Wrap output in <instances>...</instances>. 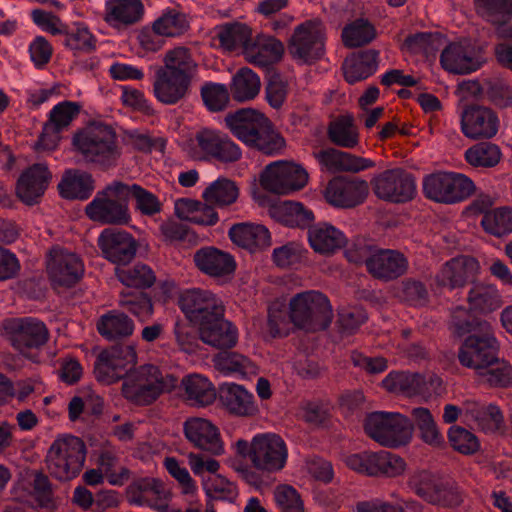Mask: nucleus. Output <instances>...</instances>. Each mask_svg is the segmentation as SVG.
<instances>
[{"label": "nucleus", "mask_w": 512, "mask_h": 512, "mask_svg": "<svg viewBox=\"0 0 512 512\" xmlns=\"http://www.w3.org/2000/svg\"><path fill=\"white\" fill-rule=\"evenodd\" d=\"M0 336L26 357L32 348V318H6L0 327Z\"/></svg>", "instance_id": "473e14b6"}, {"label": "nucleus", "mask_w": 512, "mask_h": 512, "mask_svg": "<svg viewBox=\"0 0 512 512\" xmlns=\"http://www.w3.org/2000/svg\"><path fill=\"white\" fill-rule=\"evenodd\" d=\"M289 318L299 329L322 330L332 321V307L328 298L318 291L298 293L290 299Z\"/></svg>", "instance_id": "423d86ee"}, {"label": "nucleus", "mask_w": 512, "mask_h": 512, "mask_svg": "<svg viewBox=\"0 0 512 512\" xmlns=\"http://www.w3.org/2000/svg\"><path fill=\"white\" fill-rule=\"evenodd\" d=\"M184 398L192 405L205 406L216 398V391L210 380L201 374H189L181 381Z\"/></svg>", "instance_id": "58836bf2"}, {"label": "nucleus", "mask_w": 512, "mask_h": 512, "mask_svg": "<svg viewBox=\"0 0 512 512\" xmlns=\"http://www.w3.org/2000/svg\"><path fill=\"white\" fill-rule=\"evenodd\" d=\"M479 8L488 21L499 24L497 34L504 39H512V26L505 25L512 15V0H480Z\"/></svg>", "instance_id": "c03bdc74"}, {"label": "nucleus", "mask_w": 512, "mask_h": 512, "mask_svg": "<svg viewBox=\"0 0 512 512\" xmlns=\"http://www.w3.org/2000/svg\"><path fill=\"white\" fill-rule=\"evenodd\" d=\"M485 62L479 49L469 41L462 40L446 44L440 63L443 69L454 74H468L478 70Z\"/></svg>", "instance_id": "a211bd4d"}, {"label": "nucleus", "mask_w": 512, "mask_h": 512, "mask_svg": "<svg viewBox=\"0 0 512 512\" xmlns=\"http://www.w3.org/2000/svg\"><path fill=\"white\" fill-rule=\"evenodd\" d=\"M126 184L115 181L98 192L86 206L87 216L101 224H127L130 214L127 205Z\"/></svg>", "instance_id": "6e6552de"}, {"label": "nucleus", "mask_w": 512, "mask_h": 512, "mask_svg": "<svg viewBox=\"0 0 512 512\" xmlns=\"http://www.w3.org/2000/svg\"><path fill=\"white\" fill-rule=\"evenodd\" d=\"M408 263L403 254L394 250H373L367 259V269L380 279L390 280L401 276Z\"/></svg>", "instance_id": "c756f323"}, {"label": "nucleus", "mask_w": 512, "mask_h": 512, "mask_svg": "<svg viewBox=\"0 0 512 512\" xmlns=\"http://www.w3.org/2000/svg\"><path fill=\"white\" fill-rule=\"evenodd\" d=\"M322 168L331 171L360 172L374 166L370 159L352 155L337 149H326L315 153Z\"/></svg>", "instance_id": "2f4dec72"}, {"label": "nucleus", "mask_w": 512, "mask_h": 512, "mask_svg": "<svg viewBox=\"0 0 512 512\" xmlns=\"http://www.w3.org/2000/svg\"><path fill=\"white\" fill-rule=\"evenodd\" d=\"M325 28L318 20L297 25L287 46L290 56L300 64H311L324 55Z\"/></svg>", "instance_id": "9d476101"}, {"label": "nucleus", "mask_w": 512, "mask_h": 512, "mask_svg": "<svg viewBox=\"0 0 512 512\" xmlns=\"http://www.w3.org/2000/svg\"><path fill=\"white\" fill-rule=\"evenodd\" d=\"M406 469V461L401 456L381 450L376 452L371 476L395 478L403 475Z\"/></svg>", "instance_id": "603ef678"}, {"label": "nucleus", "mask_w": 512, "mask_h": 512, "mask_svg": "<svg viewBox=\"0 0 512 512\" xmlns=\"http://www.w3.org/2000/svg\"><path fill=\"white\" fill-rule=\"evenodd\" d=\"M177 379L171 374L162 373L154 365H143L126 374L122 385L123 396L136 404L148 405L161 394L172 391Z\"/></svg>", "instance_id": "7ed1b4c3"}, {"label": "nucleus", "mask_w": 512, "mask_h": 512, "mask_svg": "<svg viewBox=\"0 0 512 512\" xmlns=\"http://www.w3.org/2000/svg\"><path fill=\"white\" fill-rule=\"evenodd\" d=\"M76 150L89 162L102 166L114 165L120 151L114 131L104 124H91L74 135Z\"/></svg>", "instance_id": "39448f33"}, {"label": "nucleus", "mask_w": 512, "mask_h": 512, "mask_svg": "<svg viewBox=\"0 0 512 512\" xmlns=\"http://www.w3.org/2000/svg\"><path fill=\"white\" fill-rule=\"evenodd\" d=\"M220 400L231 413L239 416H252L258 412L253 394L241 385L229 382L222 384Z\"/></svg>", "instance_id": "f704fd0d"}, {"label": "nucleus", "mask_w": 512, "mask_h": 512, "mask_svg": "<svg viewBox=\"0 0 512 512\" xmlns=\"http://www.w3.org/2000/svg\"><path fill=\"white\" fill-rule=\"evenodd\" d=\"M193 82L194 80L155 69L153 94L159 102L174 105L190 94Z\"/></svg>", "instance_id": "a878e982"}, {"label": "nucleus", "mask_w": 512, "mask_h": 512, "mask_svg": "<svg viewBox=\"0 0 512 512\" xmlns=\"http://www.w3.org/2000/svg\"><path fill=\"white\" fill-rule=\"evenodd\" d=\"M215 367L225 375L248 377L256 374V366L246 357L236 353H219L214 358Z\"/></svg>", "instance_id": "09e8293b"}, {"label": "nucleus", "mask_w": 512, "mask_h": 512, "mask_svg": "<svg viewBox=\"0 0 512 512\" xmlns=\"http://www.w3.org/2000/svg\"><path fill=\"white\" fill-rule=\"evenodd\" d=\"M409 486L425 501L445 506L459 503L456 491L445 485L428 471H415L409 479Z\"/></svg>", "instance_id": "aec40b11"}, {"label": "nucleus", "mask_w": 512, "mask_h": 512, "mask_svg": "<svg viewBox=\"0 0 512 512\" xmlns=\"http://www.w3.org/2000/svg\"><path fill=\"white\" fill-rule=\"evenodd\" d=\"M465 160L473 167H494L501 159L500 148L492 143H479L465 151Z\"/></svg>", "instance_id": "864d4df0"}, {"label": "nucleus", "mask_w": 512, "mask_h": 512, "mask_svg": "<svg viewBox=\"0 0 512 512\" xmlns=\"http://www.w3.org/2000/svg\"><path fill=\"white\" fill-rule=\"evenodd\" d=\"M98 332L108 340L130 336L134 331L133 321L124 313L112 311L98 320Z\"/></svg>", "instance_id": "de8ad7c7"}, {"label": "nucleus", "mask_w": 512, "mask_h": 512, "mask_svg": "<svg viewBox=\"0 0 512 512\" xmlns=\"http://www.w3.org/2000/svg\"><path fill=\"white\" fill-rule=\"evenodd\" d=\"M196 327L201 341L214 348H232L238 341V330L224 318V312L202 321Z\"/></svg>", "instance_id": "393cba45"}, {"label": "nucleus", "mask_w": 512, "mask_h": 512, "mask_svg": "<svg viewBox=\"0 0 512 512\" xmlns=\"http://www.w3.org/2000/svg\"><path fill=\"white\" fill-rule=\"evenodd\" d=\"M269 214L288 226H306L314 220L313 212L299 202L278 201L269 205Z\"/></svg>", "instance_id": "e433bc0d"}, {"label": "nucleus", "mask_w": 512, "mask_h": 512, "mask_svg": "<svg viewBox=\"0 0 512 512\" xmlns=\"http://www.w3.org/2000/svg\"><path fill=\"white\" fill-rule=\"evenodd\" d=\"M223 134L224 133L218 130L209 128H203L199 130L195 134L194 139L192 140V156L196 159H205L208 157H213L217 145H219Z\"/></svg>", "instance_id": "052dcab7"}, {"label": "nucleus", "mask_w": 512, "mask_h": 512, "mask_svg": "<svg viewBox=\"0 0 512 512\" xmlns=\"http://www.w3.org/2000/svg\"><path fill=\"white\" fill-rule=\"evenodd\" d=\"M482 227L494 236H503L512 231V208L501 207L488 211L481 220Z\"/></svg>", "instance_id": "4d7b16f0"}, {"label": "nucleus", "mask_w": 512, "mask_h": 512, "mask_svg": "<svg viewBox=\"0 0 512 512\" xmlns=\"http://www.w3.org/2000/svg\"><path fill=\"white\" fill-rule=\"evenodd\" d=\"M163 465L169 475L177 481L183 495L193 497L197 494V484L182 462L175 457H166Z\"/></svg>", "instance_id": "680f3d73"}, {"label": "nucleus", "mask_w": 512, "mask_h": 512, "mask_svg": "<svg viewBox=\"0 0 512 512\" xmlns=\"http://www.w3.org/2000/svg\"><path fill=\"white\" fill-rule=\"evenodd\" d=\"M46 269L54 286L70 287L82 277L84 264L77 254L55 247L47 256Z\"/></svg>", "instance_id": "2eb2a0df"}, {"label": "nucleus", "mask_w": 512, "mask_h": 512, "mask_svg": "<svg viewBox=\"0 0 512 512\" xmlns=\"http://www.w3.org/2000/svg\"><path fill=\"white\" fill-rule=\"evenodd\" d=\"M155 69L195 80L198 64L190 50L184 46H176L167 50L162 57V65Z\"/></svg>", "instance_id": "c9c22d12"}, {"label": "nucleus", "mask_w": 512, "mask_h": 512, "mask_svg": "<svg viewBox=\"0 0 512 512\" xmlns=\"http://www.w3.org/2000/svg\"><path fill=\"white\" fill-rule=\"evenodd\" d=\"M383 387L396 394L413 396L425 391V378L416 373L390 372L382 381Z\"/></svg>", "instance_id": "37998d69"}, {"label": "nucleus", "mask_w": 512, "mask_h": 512, "mask_svg": "<svg viewBox=\"0 0 512 512\" xmlns=\"http://www.w3.org/2000/svg\"><path fill=\"white\" fill-rule=\"evenodd\" d=\"M375 36L374 26L365 19H357L349 23L342 31L344 45L351 48L368 44Z\"/></svg>", "instance_id": "5fc2aeb1"}, {"label": "nucleus", "mask_w": 512, "mask_h": 512, "mask_svg": "<svg viewBox=\"0 0 512 512\" xmlns=\"http://www.w3.org/2000/svg\"><path fill=\"white\" fill-rule=\"evenodd\" d=\"M119 303L141 322L148 321L154 312L151 299L143 293L136 295L122 293Z\"/></svg>", "instance_id": "69168bd1"}, {"label": "nucleus", "mask_w": 512, "mask_h": 512, "mask_svg": "<svg viewBox=\"0 0 512 512\" xmlns=\"http://www.w3.org/2000/svg\"><path fill=\"white\" fill-rule=\"evenodd\" d=\"M179 305L188 320L195 326L224 312L222 301L215 294L196 288L183 291L179 298Z\"/></svg>", "instance_id": "f3484780"}, {"label": "nucleus", "mask_w": 512, "mask_h": 512, "mask_svg": "<svg viewBox=\"0 0 512 512\" xmlns=\"http://www.w3.org/2000/svg\"><path fill=\"white\" fill-rule=\"evenodd\" d=\"M186 439L196 448L210 452L214 455L224 453L219 429L209 420L192 417L183 425Z\"/></svg>", "instance_id": "5701e85b"}, {"label": "nucleus", "mask_w": 512, "mask_h": 512, "mask_svg": "<svg viewBox=\"0 0 512 512\" xmlns=\"http://www.w3.org/2000/svg\"><path fill=\"white\" fill-rule=\"evenodd\" d=\"M462 308L455 311L453 326L459 335L468 334L458 351V359L462 366L474 370L475 374L484 365L493 360L497 351V340L491 325L487 321L462 320Z\"/></svg>", "instance_id": "f03ea898"}, {"label": "nucleus", "mask_w": 512, "mask_h": 512, "mask_svg": "<svg viewBox=\"0 0 512 512\" xmlns=\"http://www.w3.org/2000/svg\"><path fill=\"white\" fill-rule=\"evenodd\" d=\"M288 459V448L281 436L275 433H258L252 438L251 463L262 472L281 471Z\"/></svg>", "instance_id": "9b49d317"}, {"label": "nucleus", "mask_w": 512, "mask_h": 512, "mask_svg": "<svg viewBox=\"0 0 512 512\" xmlns=\"http://www.w3.org/2000/svg\"><path fill=\"white\" fill-rule=\"evenodd\" d=\"M329 137L333 143L345 148H353L359 142V134L351 115H344L330 124Z\"/></svg>", "instance_id": "3c124183"}, {"label": "nucleus", "mask_w": 512, "mask_h": 512, "mask_svg": "<svg viewBox=\"0 0 512 512\" xmlns=\"http://www.w3.org/2000/svg\"><path fill=\"white\" fill-rule=\"evenodd\" d=\"M203 487L207 496L215 500L232 502L237 497L235 484L221 475H211L203 481Z\"/></svg>", "instance_id": "e2e57ef3"}, {"label": "nucleus", "mask_w": 512, "mask_h": 512, "mask_svg": "<svg viewBox=\"0 0 512 512\" xmlns=\"http://www.w3.org/2000/svg\"><path fill=\"white\" fill-rule=\"evenodd\" d=\"M98 467L111 485L121 486L129 478V471L117 465L116 456L111 452H103L100 455Z\"/></svg>", "instance_id": "338daca9"}, {"label": "nucleus", "mask_w": 512, "mask_h": 512, "mask_svg": "<svg viewBox=\"0 0 512 512\" xmlns=\"http://www.w3.org/2000/svg\"><path fill=\"white\" fill-rule=\"evenodd\" d=\"M461 131L469 139H490L498 130L500 121L497 114L484 106H468L461 113Z\"/></svg>", "instance_id": "6ab92c4d"}, {"label": "nucleus", "mask_w": 512, "mask_h": 512, "mask_svg": "<svg viewBox=\"0 0 512 512\" xmlns=\"http://www.w3.org/2000/svg\"><path fill=\"white\" fill-rule=\"evenodd\" d=\"M116 276L125 286L135 288H148L156 280L152 269L145 264H136L128 269L117 268Z\"/></svg>", "instance_id": "bf43d9fd"}, {"label": "nucleus", "mask_w": 512, "mask_h": 512, "mask_svg": "<svg viewBox=\"0 0 512 512\" xmlns=\"http://www.w3.org/2000/svg\"><path fill=\"white\" fill-rule=\"evenodd\" d=\"M274 500L281 512H304L302 498L291 485H277L274 489Z\"/></svg>", "instance_id": "0e129e2a"}, {"label": "nucleus", "mask_w": 512, "mask_h": 512, "mask_svg": "<svg viewBox=\"0 0 512 512\" xmlns=\"http://www.w3.org/2000/svg\"><path fill=\"white\" fill-rule=\"evenodd\" d=\"M478 381L494 388H506L512 385V366L505 360L493 357L489 364L476 373Z\"/></svg>", "instance_id": "49530a36"}, {"label": "nucleus", "mask_w": 512, "mask_h": 512, "mask_svg": "<svg viewBox=\"0 0 512 512\" xmlns=\"http://www.w3.org/2000/svg\"><path fill=\"white\" fill-rule=\"evenodd\" d=\"M58 188L63 198L86 200L92 194L95 185L91 174L80 170H69L63 175Z\"/></svg>", "instance_id": "ea45409f"}, {"label": "nucleus", "mask_w": 512, "mask_h": 512, "mask_svg": "<svg viewBox=\"0 0 512 512\" xmlns=\"http://www.w3.org/2000/svg\"><path fill=\"white\" fill-rule=\"evenodd\" d=\"M226 129L243 144L266 154H276L285 145L284 139L273 129L270 120L252 108H242L225 115Z\"/></svg>", "instance_id": "f257e3e1"}, {"label": "nucleus", "mask_w": 512, "mask_h": 512, "mask_svg": "<svg viewBox=\"0 0 512 512\" xmlns=\"http://www.w3.org/2000/svg\"><path fill=\"white\" fill-rule=\"evenodd\" d=\"M284 54V44L273 36L258 34L245 46L244 57L254 65L268 66L278 62Z\"/></svg>", "instance_id": "c85d7f7f"}, {"label": "nucleus", "mask_w": 512, "mask_h": 512, "mask_svg": "<svg viewBox=\"0 0 512 512\" xmlns=\"http://www.w3.org/2000/svg\"><path fill=\"white\" fill-rule=\"evenodd\" d=\"M136 361L137 354L134 346L113 347L99 353L94 373L99 382L113 384L127 374L128 369L135 365Z\"/></svg>", "instance_id": "ddd939ff"}, {"label": "nucleus", "mask_w": 512, "mask_h": 512, "mask_svg": "<svg viewBox=\"0 0 512 512\" xmlns=\"http://www.w3.org/2000/svg\"><path fill=\"white\" fill-rule=\"evenodd\" d=\"M202 197L207 203L219 207L229 206L237 201L239 187L233 180L220 177L203 190Z\"/></svg>", "instance_id": "a18cd8bd"}, {"label": "nucleus", "mask_w": 512, "mask_h": 512, "mask_svg": "<svg viewBox=\"0 0 512 512\" xmlns=\"http://www.w3.org/2000/svg\"><path fill=\"white\" fill-rule=\"evenodd\" d=\"M463 419L471 422L485 433L505 430V418L500 407L494 403L466 400L463 403Z\"/></svg>", "instance_id": "b1692460"}, {"label": "nucleus", "mask_w": 512, "mask_h": 512, "mask_svg": "<svg viewBox=\"0 0 512 512\" xmlns=\"http://www.w3.org/2000/svg\"><path fill=\"white\" fill-rule=\"evenodd\" d=\"M369 192L368 183L364 180H346L334 178L325 188L323 194L332 206L350 208L361 204Z\"/></svg>", "instance_id": "4be33fe9"}, {"label": "nucleus", "mask_w": 512, "mask_h": 512, "mask_svg": "<svg viewBox=\"0 0 512 512\" xmlns=\"http://www.w3.org/2000/svg\"><path fill=\"white\" fill-rule=\"evenodd\" d=\"M86 460V446L76 436H58L49 447L45 462L49 473L58 480L69 481L77 477Z\"/></svg>", "instance_id": "20e7f679"}, {"label": "nucleus", "mask_w": 512, "mask_h": 512, "mask_svg": "<svg viewBox=\"0 0 512 512\" xmlns=\"http://www.w3.org/2000/svg\"><path fill=\"white\" fill-rule=\"evenodd\" d=\"M308 182V173L298 164L276 161L266 166L260 175L264 189L276 194H288L303 188Z\"/></svg>", "instance_id": "f8f14e48"}, {"label": "nucleus", "mask_w": 512, "mask_h": 512, "mask_svg": "<svg viewBox=\"0 0 512 512\" xmlns=\"http://www.w3.org/2000/svg\"><path fill=\"white\" fill-rule=\"evenodd\" d=\"M308 240L312 249L321 254H330L345 243L341 231L328 223H319L309 228Z\"/></svg>", "instance_id": "4c0bfd02"}, {"label": "nucleus", "mask_w": 512, "mask_h": 512, "mask_svg": "<svg viewBox=\"0 0 512 512\" xmlns=\"http://www.w3.org/2000/svg\"><path fill=\"white\" fill-rule=\"evenodd\" d=\"M142 0H105L102 12L104 23L117 33L140 24L145 18Z\"/></svg>", "instance_id": "dca6fc26"}, {"label": "nucleus", "mask_w": 512, "mask_h": 512, "mask_svg": "<svg viewBox=\"0 0 512 512\" xmlns=\"http://www.w3.org/2000/svg\"><path fill=\"white\" fill-rule=\"evenodd\" d=\"M423 191L430 200L452 204L470 197L475 185L462 173L442 171L424 177Z\"/></svg>", "instance_id": "1a4fd4ad"}, {"label": "nucleus", "mask_w": 512, "mask_h": 512, "mask_svg": "<svg viewBox=\"0 0 512 512\" xmlns=\"http://www.w3.org/2000/svg\"><path fill=\"white\" fill-rule=\"evenodd\" d=\"M377 69V53L373 50L353 54L343 64L344 77L353 84L372 75Z\"/></svg>", "instance_id": "79ce46f5"}, {"label": "nucleus", "mask_w": 512, "mask_h": 512, "mask_svg": "<svg viewBox=\"0 0 512 512\" xmlns=\"http://www.w3.org/2000/svg\"><path fill=\"white\" fill-rule=\"evenodd\" d=\"M152 490L155 497L149 506L157 512H201L200 505L189 506L184 510L170 505L172 492L166 489L160 481L153 480Z\"/></svg>", "instance_id": "774afa93"}, {"label": "nucleus", "mask_w": 512, "mask_h": 512, "mask_svg": "<svg viewBox=\"0 0 512 512\" xmlns=\"http://www.w3.org/2000/svg\"><path fill=\"white\" fill-rule=\"evenodd\" d=\"M194 263L202 273L216 279L229 278L236 268L230 254L213 247L198 250L194 254Z\"/></svg>", "instance_id": "cd10ccee"}, {"label": "nucleus", "mask_w": 512, "mask_h": 512, "mask_svg": "<svg viewBox=\"0 0 512 512\" xmlns=\"http://www.w3.org/2000/svg\"><path fill=\"white\" fill-rule=\"evenodd\" d=\"M372 185L378 198L393 203L406 202L415 194L413 177L399 168L382 172L372 180Z\"/></svg>", "instance_id": "4468645a"}, {"label": "nucleus", "mask_w": 512, "mask_h": 512, "mask_svg": "<svg viewBox=\"0 0 512 512\" xmlns=\"http://www.w3.org/2000/svg\"><path fill=\"white\" fill-rule=\"evenodd\" d=\"M217 37L221 46L225 49L232 50L241 47L244 53L245 46L252 37V31L244 24H228L219 28Z\"/></svg>", "instance_id": "6e6d98bb"}, {"label": "nucleus", "mask_w": 512, "mask_h": 512, "mask_svg": "<svg viewBox=\"0 0 512 512\" xmlns=\"http://www.w3.org/2000/svg\"><path fill=\"white\" fill-rule=\"evenodd\" d=\"M467 304L471 312L488 314L498 310L502 304V295L495 284L476 281L467 292Z\"/></svg>", "instance_id": "7c9ffc66"}, {"label": "nucleus", "mask_w": 512, "mask_h": 512, "mask_svg": "<svg viewBox=\"0 0 512 512\" xmlns=\"http://www.w3.org/2000/svg\"><path fill=\"white\" fill-rule=\"evenodd\" d=\"M480 265L478 261L472 257L454 258L441 268L436 275V283L448 289L462 287L468 279L478 275Z\"/></svg>", "instance_id": "bb28decb"}, {"label": "nucleus", "mask_w": 512, "mask_h": 512, "mask_svg": "<svg viewBox=\"0 0 512 512\" xmlns=\"http://www.w3.org/2000/svg\"><path fill=\"white\" fill-rule=\"evenodd\" d=\"M445 46L446 39L440 33L424 32L407 38L403 44V49L411 53H424L429 55Z\"/></svg>", "instance_id": "13d9d810"}, {"label": "nucleus", "mask_w": 512, "mask_h": 512, "mask_svg": "<svg viewBox=\"0 0 512 512\" xmlns=\"http://www.w3.org/2000/svg\"><path fill=\"white\" fill-rule=\"evenodd\" d=\"M229 236L233 243L250 251L267 248L271 245L269 230L259 223L235 224L230 228Z\"/></svg>", "instance_id": "72a5a7b5"}, {"label": "nucleus", "mask_w": 512, "mask_h": 512, "mask_svg": "<svg viewBox=\"0 0 512 512\" xmlns=\"http://www.w3.org/2000/svg\"><path fill=\"white\" fill-rule=\"evenodd\" d=\"M366 433L380 445L399 448L410 443L414 427L405 415L398 412L377 411L366 417Z\"/></svg>", "instance_id": "0eeeda50"}, {"label": "nucleus", "mask_w": 512, "mask_h": 512, "mask_svg": "<svg viewBox=\"0 0 512 512\" xmlns=\"http://www.w3.org/2000/svg\"><path fill=\"white\" fill-rule=\"evenodd\" d=\"M152 26L166 39L183 34L188 29L189 23L183 13L176 9H167L154 20Z\"/></svg>", "instance_id": "8fccbe9b"}, {"label": "nucleus", "mask_w": 512, "mask_h": 512, "mask_svg": "<svg viewBox=\"0 0 512 512\" xmlns=\"http://www.w3.org/2000/svg\"><path fill=\"white\" fill-rule=\"evenodd\" d=\"M260 90V77L250 68L239 69L231 79L230 91L236 102L251 101L258 96Z\"/></svg>", "instance_id": "a19ab883"}, {"label": "nucleus", "mask_w": 512, "mask_h": 512, "mask_svg": "<svg viewBox=\"0 0 512 512\" xmlns=\"http://www.w3.org/2000/svg\"><path fill=\"white\" fill-rule=\"evenodd\" d=\"M98 246L104 258L116 265L132 261L137 250L136 241L130 233L114 228H107L100 233Z\"/></svg>", "instance_id": "412c9836"}]
</instances>
